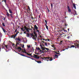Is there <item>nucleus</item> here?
<instances>
[{
    "label": "nucleus",
    "mask_w": 79,
    "mask_h": 79,
    "mask_svg": "<svg viewBox=\"0 0 79 79\" xmlns=\"http://www.w3.org/2000/svg\"><path fill=\"white\" fill-rule=\"evenodd\" d=\"M54 50H56V48H55V47H54Z\"/></svg>",
    "instance_id": "50"
},
{
    "label": "nucleus",
    "mask_w": 79,
    "mask_h": 79,
    "mask_svg": "<svg viewBox=\"0 0 79 79\" xmlns=\"http://www.w3.org/2000/svg\"><path fill=\"white\" fill-rule=\"evenodd\" d=\"M16 40H18V41H19V42L20 41H21V39H19V37L18 38H16Z\"/></svg>",
    "instance_id": "8"
},
{
    "label": "nucleus",
    "mask_w": 79,
    "mask_h": 79,
    "mask_svg": "<svg viewBox=\"0 0 79 79\" xmlns=\"http://www.w3.org/2000/svg\"><path fill=\"white\" fill-rule=\"evenodd\" d=\"M33 33H34L35 35L36 34V33H35V31H34Z\"/></svg>",
    "instance_id": "39"
},
{
    "label": "nucleus",
    "mask_w": 79,
    "mask_h": 79,
    "mask_svg": "<svg viewBox=\"0 0 79 79\" xmlns=\"http://www.w3.org/2000/svg\"><path fill=\"white\" fill-rule=\"evenodd\" d=\"M31 57H34V58H35V56H32V55H31Z\"/></svg>",
    "instance_id": "36"
},
{
    "label": "nucleus",
    "mask_w": 79,
    "mask_h": 79,
    "mask_svg": "<svg viewBox=\"0 0 79 79\" xmlns=\"http://www.w3.org/2000/svg\"><path fill=\"white\" fill-rule=\"evenodd\" d=\"M43 40H45V41H47V39H43Z\"/></svg>",
    "instance_id": "31"
},
{
    "label": "nucleus",
    "mask_w": 79,
    "mask_h": 79,
    "mask_svg": "<svg viewBox=\"0 0 79 79\" xmlns=\"http://www.w3.org/2000/svg\"><path fill=\"white\" fill-rule=\"evenodd\" d=\"M28 10H30V7H29V6H28Z\"/></svg>",
    "instance_id": "29"
},
{
    "label": "nucleus",
    "mask_w": 79,
    "mask_h": 79,
    "mask_svg": "<svg viewBox=\"0 0 79 79\" xmlns=\"http://www.w3.org/2000/svg\"><path fill=\"white\" fill-rule=\"evenodd\" d=\"M19 55H21V56H25V57H27V56L23 55V54H22L19 53Z\"/></svg>",
    "instance_id": "10"
},
{
    "label": "nucleus",
    "mask_w": 79,
    "mask_h": 79,
    "mask_svg": "<svg viewBox=\"0 0 79 79\" xmlns=\"http://www.w3.org/2000/svg\"><path fill=\"white\" fill-rule=\"evenodd\" d=\"M25 53H26V54H27V55H29V56H32V55H31V54H29L28 53H27V52H25Z\"/></svg>",
    "instance_id": "9"
},
{
    "label": "nucleus",
    "mask_w": 79,
    "mask_h": 79,
    "mask_svg": "<svg viewBox=\"0 0 79 79\" xmlns=\"http://www.w3.org/2000/svg\"><path fill=\"white\" fill-rule=\"evenodd\" d=\"M67 38L68 39H69V38H70V36H68L67 37Z\"/></svg>",
    "instance_id": "48"
},
{
    "label": "nucleus",
    "mask_w": 79,
    "mask_h": 79,
    "mask_svg": "<svg viewBox=\"0 0 79 79\" xmlns=\"http://www.w3.org/2000/svg\"><path fill=\"white\" fill-rule=\"evenodd\" d=\"M4 2H5V3H6V0H4Z\"/></svg>",
    "instance_id": "38"
},
{
    "label": "nucleus",
    "mask_w": 79,
    "mask_h": 79,
    "mask_svg": "<svg viewBox=\"0 0 79 79\" xmlns=\"http://www.w3.org/2000/svg\"><path fill=\"white\" fill-rule=\"evenodd\" d=\"M55 53H56V54H59V53L56 52H55Z\"/></svg>",
    "instance_id": "54"
},
{
    "label": "nucleus",
    "mask_w": 79,
    "mask_h": 79,
    "mask_svg": "<svg viewBox=\"0 0 79 79\" xmlns=\"http://www.w3.org/2000/svg\"><path fill=\"white\" fill-rule=\"evenodd\" d=\"M17 31V29L15 30V32H16Z\"/></svg>",
    "instance_id": "52"
},
{
    "label": "nucleus",
    "mask_w": 79,
    "mask_h": 79,
    "mask_svg": "<svg viewBox=\"0 0 79 79\" xmlns=\"http://www.w3.org/2000/svg\"><path fill=\"white\" fill-rule=\"evenodd\" d=\"M44 44H45V45H46V46H47V43H44Z\"/></svg>",
    "instance_id": "34"
},
{
    "label": "nucleus",
    "mask_w": 79,
    "mask_h": 79,
    "mask_svg": "<svg viewBox=\"0 0 79 79\" xmlns=\"http://www.w3.org/2000/svg\"><path fill=\"white\" fill-rule=\"evenodd\" d=\"M40 48H41V49H42V50L44 48L43 47V46H42V47H40Z\"/></svg>",
    "instance_id": "44"
},
{
    "label": "nucleus",
    "mask_w": 79,
    "mask_h": 79,
    "mask_svg": "<svg viewBox=\"0 0 79 79\" xmlns=\"http://www.w3.org/2000/svg\"><path fill=\"white\" fill-rule=\"evenodd\" d=\"M22 34V33L21 32L19 34V35H21Z\"/></svg>",
    "instance_id": "59"
},
{
    "label": "nucleus",
    "mask_w": 79,
    "mask_h": 79,
    "mask_svg": "<svg viewBox=\"0 0 79 79\" xmlns=\"http://www.w3.org/2000/svg\"><path fill=\"white\" fill-rule=\"evenodd\" d=\"M27 37H31L32 38V37L34 36V34H33V33L29 34V33H27Z\"/></svg>",
    "instance_id": "3"
},
{
    "label": "nucleus",
    "mask_w": 79,
    "mask_h": 79,
    "mask_svg": "<svg viewBox=\"0 0 79 79\" xmlns=\"http://www.w3.org/2000/svg\"><path fill=\"white\" fill-rule=\"evenodd\" d=\"M51 6L52 8H53V5L52 4H51Z\"/></svg>",
    "instance_id": "45"
},
{
    "label": "nucleus",
    "mask_w": 79,
    "mask_h": 79,
    "mask_svg": "<svg viewBox=\"0 0 79 79\" xmlns=\"http://www.w3.org/2000/svg\"><path fill=\"white\" fill-rule=\"evenodd\" d=\"M24 28L25 29V30H26L27 28V27H26V26H24Z\"/></svg>",
    "instance_id": "28"
},
{
    "label": "nucleus",
    "mask_w": 79,
    "mask_h": 79,
    "mask_svg": "<svg viewBox=\"0 0 79 79\" xmlns=\"http://www.w3.org/2000/svg\"><path fill=\"white\" fill-rule=\"evenodd\" d=\"M53 60V58L52 57L50 58V61H52Z\"/></svg>",
    "instance_id": "22"
},
{
    "label": "nucleus",
    "mask_w": 79,
    "mask_h": 79,
    "mask_svg": "<svg viewBox=\"0 0 79 79\" xmlns=\"http://www.w3.org/2000/svg\"><path fill=\"white\" fill-rule=\"evenodd\" d=\"M34 56H35V58H36L37 59H39V58H40L39 57H37V55H36L35 54H34L33 55Z\"/></svg>",
    "instance_id": "7"
},
{
    "label": "nucleus",
    "mask_w": 79,
    "mask_h": 79,
    "mask_svg": "<svg viewBox=\"0 0 79 79\" xmlns=\"http://www.w3.org/2000/svg\"><path fill=\"white\" fill-rule=\"evenodd\" d=\"M29 28H27L26 30L28 32H29Z\"/></svg>",
    "instance_id": "13"
},
{
    "label": "nucleus",
    "mask_w": 79,
    "mask_h": 79,
    "mask_svg": "<svg viewBox=\"0 0 79 79\" xmlns=\"http://www.w3.org/2000/svg\"><path fill=\"white\" fill-rule=\"evenodd\" d=\"M67 10L69 12H71V10L70 9V8H69V6H67Z\"/></svg>",
    "instance_id": "4"
},
{
    "label": "nucleus",
    "mask_w": 79,
    "mask_h": 79,
    "mask_svg": "<svg viewBox=\"0 0 79 79\" xmlns=\"http://www.w3.org/2000/svg\"><path fill=\"white\" fill-rule=\"evenodd\" d=\"M33 30L34 31H35V28H34V29H33Z\"/></svg>",
    "instance_id": "51"
},
{
    "label": "nucleus",
    "mask_w": 79,
    "mask_h": 79,
    "mask_svg": "<svg viewBox=\"0 0 79 79\" xmlns=\"http://www.w3.org/2000/svg\"><path fill=\"white\" fill-rule=\"evenodd\" d=\"M24 44H23L22 46V48H24Z\"/></svg>",
    "instance_id": "47"
},
{
    "label": "nucleus",
    "mask_w": 79,
    "mask_h": 79,
    "mask_svg": "<svg viewBox=\"0 0 79 79\" xmlns=\"http://www.w3.org/2000/svg\"><path fill=\"white\" fill-rule=\"evenodd\" d=\"M45 22H46L45 24H47V20H45Z\"/></svg>",
    "instance_id": "30"
},
{
    "label": "nucleus",
    "mask_w": 79,
    "mask_h": 79,
    "mask_svg": "<svg viewBox=\"0 0 79 79\" xmlns=\"http://www.w3.org/2000/svg\"><path fill=\"white\" fill-rule=\"evenodd\" d=\"M9 11L10 13H13L12 12V11H11V10L10 9L9 10Z\"/></svg>",
    "instance_id": "21"
},
{
    "label": "nucleus",
    "mask_w": 79,
    "mask_h": 79,
    "mask_svg": "<svg viewBox=\"0 0 79 79\" xmlns=\"http://www.w3.org/2000/svg\"><path fill=\"white\" fill-rule=\"evenodd\" d=\"M35 61L36 62H37V63H42V62H41V61H37L35 60Z\"/></svg>",
    "instance_id": "17"
},
{
    "label": "nucleus",
    "mask_w": 79,
    "mask_h": 79,
    "mask_svg": "<svg viewBox=\"0 0 79 79\" xmlns=\"http://www.w3.org/2000/svg\"><path fill=\"white\" fill-rule=\"evenodd\" d=\"M33 37H32V39H33L34 40H36V38H37V36L36 35H34L33 36Z\"/></svg>",
    "instance_id": "6"
},
{
    "label": "nucleus",
    "mask_w": 79,
    "mask_h": 79,
    "mask_svg": "<svg viewBox=\"0 0 79 79\" xmlns=\"http://www.w3.org/2000/svg\"><path fill=\"white\" fill-rule=\"evenodd\" d=\"M45 49L46 50H49V49L48 48H45Z\"/></svg>",
    "instance_id": "33"
},
{
    "label": "nucleus",
    "mask_w": 79,
    "mask_h": 79,
    "mask_svg": "<svg viewBox=\"0 0 79 79\" xmlns=\"http://www.w3.org/2000/svg\"><path fill=\"white\" fill-rule=\"evenodd\" d=\"M35 19H36V18H35L34 19V20H33V22H34V21H36V20L35 21Z\"/></svg>",
    "instance_id": "32"
},
{
    "label": "nucleus",
    "mask_w": 79,
    "mask_h": 79,
    "mask_svg": "<svg viewBox=\"0 0 79 79\" xmlns=\"http://www.w3.org/2000/svg\"><path fill=\"white\" fill-rule=\"evenodd\" d=\"M50 40L49 39H48V41H49Z\"/></svg>",
    "instance_id": "63"
},
{
    "label": "nucleus",
    "mask_w": 79,
    "mask_h": 79,
    "mask_svg": "<svg viewBox=\"0 0 79 79\" xmlns=\"http://www.w3.org/2000/svg\"><path fill=\"white\" fill-rule=\"evenodd\" d=\"M6 15L7 16H8V17H9L10 16V14L7 12Z\"/></svg>",
    "instance_id": "16"
},
{
    "label": "nucleus",
    "mask_w": 79,
    "mask_h": 79,
    "mask_svg": "<svg viewBox=\"0 0 79 79\" xmlns=\"http://www.w3.org/2000/svg\"><path fill=\"white\" fill-rule=\"evenodd\" d=\"M42 59L46 61H48L49 60H50V57H44L43 58H41Z\"/></svg>",
    "instance_id": "1"
},
{
    "label": "nucleus",
    "mask_w": 79,
    "mask_h": 79,
    "mask_svg": "<svg viewBox=\"0 0 79 79\" xmlns=\"http://www.w3.org/2000/svg\"><path fill=\"white\" fill-rule=\"evenodd\" d=\"M45 48H43V49L41 50L40 51V53H44L45 52H46V50H45Z\"/></svg>",
    "instance_id": "2"
},
{
    "label": "nucleus",
    "mask_w": 79,
    "mask_h": 79,
    "mask_svg": "<svg viewBox=\"0 0 79 79\" xmlns=\"http://www.w3.org/2000/svg\"><path fill=\"white\" fill-rule=\"evenodd\" d=\"M70 48V47H69V46H68V48H66V49L67 50H68V48Z\"/></svg>",
    "instance_id": "40"
},
{
    "label": "nucleus",
    "mask_w": 79,
    "mask_h": 79,
    "mask_svg": "<svg viewBox=\"0 0 79 79\" xmlns=\"http://www.w3.org/2000/svg\"><path fill=\"white\" fill-rule=\"evenodd\" d=\"M9 16H10L12 18H13V14H10L9 15Z\"/></svg>",
    "instance_id": "15"
},
{
    "label": "nucleus",
    "mask_w": 79,
    "mask_h": 79,
    "mask_svg": "<svg viewBox=\"0 0 79 79\" xmlns=\"http://www.w3.org/2000/svg\"><path fill=\"white\" fill-rule=\"evenodd\" d=\"M36 50H41V49H40V48H36Z\"/></svg>",
    "instance_id": "20"
},
{
    "label": "nucleus",
    "mask_w": 79,
    "mask_h": 79,
    "mask_svg": "<svg viewBox=\"0 0 79 79\" xmlns=\"http://www.w3.org/2000/svg\"><path fill=\"white\" fill-rule=\"evenodd\" d=\"M27 47H28V48H30V47H31V45H29V46H27Z\"/></svg>",
    "instance_id": "35"
},
{
    "label": "nucleus",
    "mask_w": 79,
    "mask_h": 79,
    "mask_svg": "<svg viewBox=\"0 0 79 79\" xmlns=\"http://www.w3.org/2000/svg\"><path fill=\"white\" fill-rule=\"evenodd\" d=\"M24 51H22V52H23V53H25V52H26V50L25 49H24Z\"/></svg>",
    "instance_id": "26"
},
{
    "label": "nucleus",
    "mask_w": 79,
    "mask_h": 79,
    "mask_svg": "<svg viewBox=\"0 0 79 79\" xmlns=\"http://www.w3.org/2000/svg\"><path fill=\"white\" fill-rule=\"evenodd\" d=\"M29 31H32V29L31 28H29Z\"/></svg>",
    "instance_id": "53"
},
{
    "label": "nucleus",
    "mask_w": 79,
    "mask_h": 79,
    "mask_svg": "<svg viewBox=\"0 0 79 79\" xmlns=\"http://www.w3.org/2000/svg\"><path fill=\"white\" fill-rule=\"evenodd\" d=\"M29 10H28V9H27V12H28V11H29Z\"/></svg>",
    "instance_id": "61"
},
{
    "label": "nucleus",
    "mask_w": 79,
    "mask_h": 79,
    "mask_svg": "<svg viewBox=\"0 0 79 79\" xmlns=\"http://www.w3.org/2000/svg\"><path fill=\"white\" fill-rule=\"evenodd\" d=\"M39 18H40V15H39Z\"/></svg>",
    "instance_id": "57"
},
{
    "label": "nucleus",
    "mask_w": 79,
    "mask_h": 79,
    "mask_svg": "<svg viewBox=\"0 0 79 79\" xmlns=\"http://www.w3.org/2000/svg\"><path fill=\"white\" fill-rule=\"evenodd\" d=\"M34 27L35 30H37V29H39V28H38V27L37 26V25H35L34 26Z\"/></svg>",
    "instance_id": "5"
},
{
    "label": "nucleus",
    "mask_w": 79,
    "mask_h": 79,
    "mask_svg": "<svg viewBox=\"0 0 79 79\" xmlns=\"http://www.w3.org/2000/svg\"><path fill=\"white\" fill-rule=\"evenodd\" d=\"M15 37H15V36H14L13 38V39H15Z\"/></svg>",
    "instance_id": "56"
},
{
    "label": "nucleus",
    "mask_w": 79,
    "mask_h": 79,
    "mask_svg": "<svg viewBox=\"0 0 79 79\" xmlns=\"http://www.w3.org/2000/svg\"><path fill=\"white\" fill-rule=\"evenodd\" d=\"M14 35V36L15 37H16V35H16V34H15V35Z\"/></svg>",
    "instance_id": "46"
},
{
    "label": "nucleus",
    "mask_w": 79,
    "mask_h": 79,
    "mask_svg": "<svg viewBox=\"0 0 79 79\" xmlns=\"http://www.w3.org/2000/svg\"><path fill=\"white\" fill-rule=\"evenodd\" d=\"M2 25L4 27H5V23H2Z\"/></svg>",
    "instance_id": "24"
},
{
    "label": "nucleus",
    "mask_w": 79,
    "mask_h": 79,
    "mask_svg": "<svg viewBox=\"0 0 79 79\" xmlns=\"http://www.w3.org/2000/svg\"><path fill=\"white\" fill-rule=\"evenodd\" d=\"M40 47H43L41 45H40Z\"/></svg>",
    "instance_id": "62"
},
{
    "label": "nucleus",
    "mask_w": 79,
    "mask_h": 79,
    "mask_svg": "<svg viewBox=\"0 0 79 79\" xmlns=\"http://www.w3.org/2000/svg\"><path fill=\"white\" fill-rule=\"evenodd\" d=\"M31 19H33V20H34V18L33 17H31Z\"/></svg>",
    "instance_id": "42"
},
{
    "label": "nucleus",
    "mask_w": 79,
    "mask_h": 79,
    "mask_svg": "<svg viewBox=\"0 0 79 79\" xmlns=\"http://www.w3.org/2000/svg\"><path fill=\"white\" fill-rule=\"evenodd\" d=\"M6 19V18H5V17H4L3 19V20L4 21H5V19Z\"/></svg>",
    "instance_id": "49"
},
{
    "label": "nucleus",
    "mask_w": 79,
    "mask_h": 79,
    "mask_svg": "<svg viewBox=\"0 0 79 79\" xmlns=\"http://www.w3.org/2000/svg\"><path fill=\"white\" fill-rule=\"evenodd\" d=\"M5 46H6V48H8V47H7V46H8V45H5Z\"/></svg>",
    "instance_id": "43"
},
{
    "label": "nucleus",
    "mask_w": 79,
    "mask_h": 79,
    "mask_svg": "<svg viewBox=\"0 0 79 79\" xmlns=\"http://www.w3.org/2000/svg\"><path fill=\"white\" fill-rule=\"evenodd\" d=\"M1 48H0V52H1Z\"/></svg>",
    "instance_id": "60"
},
{
    "label": "nucleus",
    "mask_w": 79,
    "mask_h": 79,
    "mask_svg": "<svg viewBox=\"0 0 79 79\" xmlns=\"http://www.w3.org/2000/svg\"><path fill=\"white\" fill-rule=\"evenodd\" d=\"M31 28H32V29H33L34 28L32 27V26H31Z\"/></svg>",
    "instance_id": "58"
},
{
    "label": "nucleus",
    "mask_w": 79,
    "mask_h": 79,
    "mask_svg": "<svg viewBox=\"0 0 79 79\" xmlns=\"http://www.w3.org/2000/svg\"><path fill=\"white\" fill-rule=\"evenodd\" d=\"M2 29L4 33H6V31L5 29H4L3 28H2Z\"/></svg>",
    "instance_id": "11"
},
{
    "label": "nucleus",
    "mask_w": 79,
    "mask_h": 79,
    "mask_svg": "<svg viewBox=\"0 0 79 79\" xmlns=\"http://www.w3.org/2000/svg\"><path fill=\"white\" fill-rule=\"evenodd\" d=\"M75 15H77V14L76 13V11H75Z\"/></svg>",
    "instance_id": "55"
},
{
    "label": "nucleus",
    "mask_w": 79,
    "mask_h": 79,
    "mask_svg": "<svg viewBox=\"0 0 79 79\" xmlns=\"http://www.w3.org/2000/svg\"><path fill=\"white\" fill-rule=\"evenodd\" d=\"M1 48H2V49H3V48H5L4 46H3V45L1 46Z\"/></svg>",
    "instance_id": "27"
},
{
    "label": "nucleus",
    "mask_w": 79,
    "mask_h": 79,
    "mask_svg": "<svg viewBox=\"0 0 79 79\" xmlns=\"http://www.w3.org/2000/svg\"><path fill=\"white\" fill-rule=\"evenodd\" d=\"M36 31H37V32H38V33H39L40 34V31H39V30H38V29H37V30H36Z\"/></svg>",
    "instance_id": "25"
},
{
    "label": "nucleus",
    "mask_w": 79,
    "mask_h": 79,
    "mask_svg": "<svg viewBox=\"0 0 79 79\" xmlns=\"http://www.w3.org/2000/svg\"><path fill=\"white\" fill-rule=\"evenodd\" d=\"M18 50H22V48L21 47H19L17 48Z\"/></svg>",
    "instance_id": "12"
},
{
    "label": "nucleus",
    "mask_w": 79,
    "mask_h": 79,
    "mask_svg": "<svg viewBox=\"0 0 79 79\" xmlns=\"http://www.w3.org/2000/svg\"><path fill=\"white\" fill-rule=\"evenodd\" d=\"M24 34H26L27 35V33H26V31H25V32H24Z\"/></svg>",
    "instance_id": "41"
},
{
    "label": "nucleus",
    "mask_w": 79,
    "mask_h": 79,
    "mask_svg": "<svg viewBox=\"0 0 79 79\" xmlns=\"http://www.w3.org/2000/svg\"><path fill=\"white\" fill-rule=\"evenodd\" d=\"M73 8L75 9H76V5L75 4H73Z\"/></svg>",
    "instance_id": "18"
},
{
    "label": "nucleus",
    "mask_w": 79,
    "mask_h": 79,
    "mask_svg": "<svg viewBox=\"0 0 79 79\" xmlns=\"http://www.w3.org/2000/svg\"><path fill=\"white\" fill-rule=\"evenodd\" d=\"M2 37V33L0 32V37Z\"/></svg>",
    "instance_id": "23"
},
{
    "label": "nucleus",
    "mask_w": 79,
    "mask_h": 79,
    "mask_svg": "<svg viewBox=\"0 0 79 79\" xmlns=\"http://www.w3.org/2000/svg\"><path fill=\"white\" fill-rule=\"evenodd\" d=\"M45 26H46V29H47L48 30V26H47V24H45Z\"/></svg>",
    "instance_id": "19"
},
{
    "label": "nucleus",
    "mask_w": 79,
    "mask_h": 79,
    "mask_svg": "<svg viewBox=\"0 0 79 79\" xmlns=\"http://www.w3.org/2000/svg\"><path fill=\"white\" fill-rule=\"evenodd\" d=\"M51 46H52V47H53V48H54V47H54V45H51Z\"/></svg>",
    "instance_id": "37"
},
{
    "label": "nucleus",
    "mask_w": 79,
    "mask_h": 79,
    "mask_svg": "<svg viewBox=\"0 0 79 79\" xmlns=\"http://www.w3.org/2000/svg\"><path fill=\"white\" fill-rule=\"evenodd\" d=\"M54 57H57L56 58H58V56L57 54H55L54 56Z\"/></svg>",
    "instance_id": "14"
},
{
    "label": "nucleus",
    "mask_w": 79,
    "mask_h": 79,
    "mask_svg": "<svg viewBox=\"0 0 79 79\" xmlns=\"http://www.w3.org/2000/svg\"><path fill=\"white\" fill-rule=\"evenodd\" d=\"M21 30H23V28H21Z\"/></svg>",
    "instance_id": "64"
}]
</instances>
